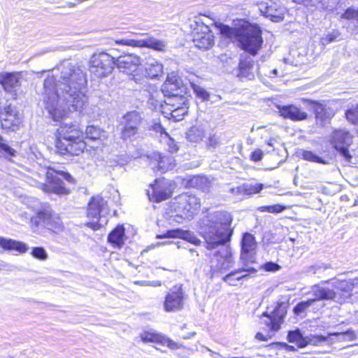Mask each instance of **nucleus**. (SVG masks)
Returning <instances> with one entry per match:
<instances>
[{
  "label": "nucleus",
  "instance_id": "obj_8",
  "mask_svg": "<svg viewBox=\"0 0 358 358\" xmlns=\"http://www.w3.org/2000/svg\"><path fill=\"white\" fill-rule=\"evenodd\" d=\"M31 224L34 231L47 229L58 233L64 229L60 217L56 213H53L50 208H45L39 210L35 216L31 218Z\"/></svg>",
  "mask_w": 358,
  "mask_h": 358
},
{
  "label": "nucleus",
  "instance_id": "obj_39",
  "mask_svg": "<svg viewBox=\"0 0 358 358\" xmlns=\"http://www.w3.org/2000/svg\"><path fill=\"white\" fill-rule=\"evenodd\" d=\"M16 152V150L9 146L3 137L0 136V155L14 157Z\"/></svg>",
  "mask_w": 358,
  "mask_h": 358
},
{
  "label": "nucleus",
  "instance_id": "obj_53",
  "mask_svg": "<svg viewBox=\"0 0 358 358\" xmlns=\"http://www.w3.org/2000/svg\"><path fill=\"white\" fill-rule=\"evenodd\" d=\"M182 239L186 240L196 245H198L201 243V241L189 231H184V236H182Z\"/></svg>",
  "mask_w": 358,
  "mask_h": 358
},
{
  "label": "nucleus",
  "instance_id": "obj_55",
  "mask_svg": "<svg viewBox=\"0 0 358 358\" xmlns=\"http://www.w3.org/2000/svg\"><path fill=\"white\" fill-rule=\"evenodd\" d=\"M166 144H167L168 150L169 152L173 153L178 150L179 147L173 138L169 137Z\"/></svg>",
  "mask_w": 358,
  "mask_h": 358
},
{
  "label": "nucleus",
  "instance_id": "obj_56",
  "mask_svg": "<svg viewBox=\"0 0 358 358\" xmlns=\"http://www.w3.org/2000/svg\"><path fill=\"white\" fill-rule=\"evenodd\" d=\"M262 267L266 271H276L280 268L278 264L272 262L264 264Z\"/></svg>",
  "mask_w": 358,
  "mask_h": 358
},
{
  "label": "nucleus",
  "instance_id": "obj_23",
  "mask_svg": "<svg viewBox=\"0 0 358 358\" xmlns=\"http://www.w3.org/2000/svg\"><path fill=\"white\" fill-rule=\"evenodd\" d=\"M260 12L266 17L275 22H282L285 17L286 9L275 2L262 3L259 5Z\"/></svg>",
  "mask_w": 358,
  "mask_h": 358
},
{
  "label": "nucleus",
  "instance_id": "obj_14",
  "mask_svg": "<svg viewBox=\"0 0 358 358\" xmlns=\"http://www.w3.org/2000/svg\"><path fill=\"white\" fill-rule=\"evenodd\" d=\"M288 304L286 302H278L274 310L268 314L265 312L262 314L264 324L272 331H278L280 329L281 324L284 322V318L287 314Z\"/></svg>",
  "mask_w": 358,
  "mask_h": 358
},
{
  "label": "nucleus",
  "instance_id": "obj_57",
  "mask_svg": "<svg viewBox=\"0 0 358 358\" xmlns=\"http://www.w3.org/2000/svg\"><path fill=\"white\" fill-rule=\"evenodd\" d=\"M263 157V152L259 150H255L251 153L250 158L254 162H259Z\"/></svg>",
  "mask_w": 358,
  "mask_h": 358
},
{
  "label": "nucleus",
  "instance_id": "obj_46",
  "mask_svg": "<svg viewBox=\"0 0 358 358\" xmlns=\"http://www.w3.org/2000/svg\"><path fill=\"white\" fill-rule=\"evenodd\" d=\"M286 208L285 206L280 204H274L271 206H264L259 208L261 212H268L270 213H280Z\"/></svg>",
  "mask_w": 358,
  "mask_h": 358
},
{
  "label": "nucleus",
  "instance_id": "obj_1",
  "mask_svg": "<svg viewBox=\"0 0 358 358\" xmlns=\"http://www.w3.org/2000/svg\"><path fill=\"white\" fill-rule=\"evenodd\" d=\"M60 74L59 79L48 73L41 90L38 94L41 96L45 108L55 121L63 119L67 111H81L87 103L85 95L86 73L80 66L66 60L57 68Z\"/></svg>",
  "mask_w": 358,
  "mask_h": 358
},
{
  "label": "nucleus",
  "instance_id": "obj_52",
  "mask_svg": "<svg viewBox=\"0 0 358 358\" xmlns=\"http://www.w3.org/2000/svg\"><path fill=\"white\" fill-rule=\"evenodd\" d=\"M221 143V138L216 134L210 136L208 138L207 146L210 148H215L218 147Z\"/></svg>",
  "mask_w": 358,
  "mask_h": 358
},
{
  "label": "nucleus",
  "instance_id": "obj_31",
  "mask_svg": "<svg viewBox=\"0 0 358 358\" xmlns=\"http://www.w3.org/2000/svg\"><path fill=\"white\" fill-rule=\"evenodd\" d=\"M334 287L338 291L342 292V296L336 298V301L342 303L346 299H350L355 285L351 280H336L334 282Z\"/></svg>",
  "mask_w": 358,
  "mask_h": 358
},
{
  "label": "nucleus",
  "instance_id": "obj_6",
  "mask_svg": "<svg viewBox=\"0 0 358 358\" xmlns=\"http://www.w3.org/2000/svg\"><path fill=\"white\" fill-rule=\"evenodd\" d=\"M171 207L176 213L177 218L189 220L199 211L201 201L195 195L183 193L175 198Z\"/></svg>",
  "mask_w": 358,
  "mask_h": 358
},
{
  "label": "nucleus",
  "instance_id": "obj_27",
  "mask_svg": "<svg viewBox=\"0 0 358 358\" xmlns=\"http://www.w3.org/2000/svg\"><path fill=\"white\" fill-rule=\"evenodd\" d=\"M152 159V169H157L162 173L171 170L175 166V160L171 155H162L159 152H155Z\"/></svg>",
  "mask_w": 358,
  "mask_h": 358
},
{
  "label": "nucleus",
  "instance_id": "obj_43",
  "mask_svg": "<svg viewBox=\"0 0 358 358\" xmlns=\"http://www.w3.org/2000/svg\"><path fill=\"white\" fill-rule=\"evenodd\" d=\"M187 136L190 141L197 142L202 139L203 131L196 127H193L188 131Z\"/></svg>",
  "mask_w": 358,
  "mask_h": 358
},
{
  "label": "nucleus",
  "instance_id": "obj_28",
  "mask_svg": "<svg viewBox=\"0 0 358 358\" xmlns=\"http://www.w3.org/2000/svg\"><path fill=\"white\" fill-rule=\"evenodd\" d=\"M312 294L314 296V303L317 301L333 300L336 301L337 292L327 287L314 285L312 287Z\"/></svg>",
  "mask_w": 358,
  "mask_h": 358
},
{
  "label": "nucleus",
  "instance_id": "obj_62",
  "mask_svg": "<svg viewBox=\"0 0 358 358\" xmlns=\"http://www.w3.org/2000/svg\"><path fill=\"white\" fill-rule=\"evenodd\" d=\"M135 284L141 285V286H148V280L136 281Z\"/></svg>",
  "mask_w": 358,
  "mask_h": 358
},
{
  "label": "nucleus",
  "instance_id": "obj_10",
  "mask_svg": "<svg viewBox=\"0 0 358 358\" xmlns=\"http://www.w3.org/2000/svg\"><path fill=\"white\" fill-rule=\"evenodd\" d=\"M143 120L141 113L136 110L124 114L120 122V138L124 141H133L139 134Z\"/></svg>",
  "mask_w": 358,
  "mask_h": 358
},
{
  "label": "nucleus",
  "instance_id": "obj_47",
  "mask_svg": "<svg viewBox=\"0 0 358 358\" xmlns=\"http://www.w3.org/2000/svg\"><path fill=\"white\" fill-rule=\"evenodd\" d=\"M345 116L347 120L352 124H358V105L348 109L345 113Z\"/></svg>",
  "mask_w": 358,
  "mask_h": 358
},
{
  "label": "nucleus",
  "instance_id": "obj_37",
  "mask_svg": "<svg viewBox=\"0 0 358 358\" xmlns=\"http://www.w3.org/2000/svg\"><path fill=\"white\" fill-rule=\"evenodd\" d=\"M299 156L301 157V158L304 160L311 162H316L319 164H327L328 162L320 157V156L317 155L314 152L310 150H301L299 152Z\"/></svg>",
  "mask_w": 358,
  "mask_h": 358
},
{
  "label": "nucleus",
  "instance_id": "obj_50",
  "mask_svg": "<svg viewBox=\"0 0 358 358\" xmlns=\"http://www.w3.org/2000/svg\"><path fill=\"white\" fill-rule=\"evenodd\" d=\"M31 254L34 257L40 260H45L48 258V254L42 247L33 248Z\"/></svg>",
  "mask_w": 358,
  "mask_h": 358
},
{
  "label": "nucleus",
  "instance_id": "obj_34",
  "mask_svg": "<svg viewBox=\"0 0 358 358\" xmlns=\"http://www.w3.org/2000/svg\"><path fill=\"white\" fill-rule=\"evenodd\" d=\"M130 85L133 87H136V90H146L148 87V77L145 76H143L140 73V70H138L136 72L132 73L131 75H129Z\"/></svg>",
  "mask_w": 358,
  "mask_h": 358
},
{
  "label": "nucleus",
  "instance_id": "obj_17",
  "mask_svg": "<svg viewBox=\"0 0 358 358\" xmlns=\"http://www.w3.org/2000/svg\"><path fill=\"white\" fill-rule=\"evenodd\" d=\"M313 111L317 124H325L334 115V110L329 107L326 101H306Z\"/></svg>",
  "mask_w": 358,
  "mask_h": 358
},
{
  "label": "nucleus",
  "instance_id": "obj_59",
  "mask_svg": "<svg viewBox=\"0 0 358 358\" xmlns=\"http://www.w3.org/2000/svg\"><path fill=\"white\" fill-rule=\"evenodd\" d=\"M279 345H281L283 348H285L288 352L296 351L295 347H294L293 345H288L286 343H279Z\"/></svg>",
  "mask_w": 358,
  "mask_h": 358
},
{
  "label": "nucleus",
  "instance_id": "obj_4",
  "mask_svg": "<svg viewBox=\"0 0 358 358\" xmlns=\"http://www.w3.org/2000/svg\"><path fill=\"white\" fill-rule=\"evenodd\" d=\"M238 33L237 41L241 48L252 55H257L263 43L260 27L245 22L239 27Z\"/></svg>",
  "mask_w": 358,
  "mask_h": 358
},
{
  "label": "nucleus",
  "instance_id": "obj_33",
  "mask_svg": "<svg viewBox=\"0 0 358 358\" xmlns=\"http://www.w3.org/2000/svg\"><path fill=\"white\" fill-rule=\"evenodd\" d=\"M146 76L151 78H157L163 74V66L154 59L148 60L145 64Z\"/></svg>",
  "mask_w": 358,
  "mask_h": 358
},
{
  "label": "nucleus",
  "instance_id": "obj_16",
  "mask_svg": "<svg viewBox=\"0 0 358 358\" xmlns=\"http://www.w3.org/2000/svg\"><path fill=\"white\" fill-rule=\"evenodd\" d=\"M1 128L6 131H15L22 122V119L16 108L9 104L2 108L0 112Z\"/></svg>",
  "mask_w": 358,
  "mask_h": 358
},
{
  "label": "nucleus",
  "instance_id": "obj_22",
  "mask_svg": "<svg viewBox=\"0 0 358 358\" xmlns=\"http://www.w3.org/2000/svg\"><path fill=\"white\" fill-rule=\"evenodd\" d=\"M257 242L253 235L245 233L241 240V259L247 263L255 262Z\"/></svg>",
  "mask_w": 358,
  "mask_h": 358
},
{
  "label": "nucleus",
  "instance_id": "obj_29",
  "mask_svg": "<svg viewBox=\"0 0 358 358\" xmlns=\"http://www.w3.org/2000/svg\"><path fill=\"white\" fill-rule=\"evenodd\" d=\"M257 271V270L253 267L239 268L228 273L224 277H223L222 280L224 282H228L230 285L235 286L236 283H234V281H238L248 278L249 274H241L242 273H255Z\"/></svg>",
  "mask_w": 358,
  "mask_h": 358
},
{
  "label": "nucleus",
  "instance_id": "obj_15",
  "mask_svg": "<svg viewBox=\"0 0 358 358\" xmlns=\"http://www.w3.org/2000/svg\"><path fill=\"white\" fill-rule=\"evenodd\" d=\"M185 292L182 285H176L171 288L165 296L164 308L166 312H176L182 309Z\"/></svg>",
  "mask_w": 358,
  "mask_h": 358
},
{
  "label": "nucleus",
  "instance_id": "obj_2",
  "mask_svg": "<svg viewBox=\"0 0 358 358\" xmlns=\"http://www.w3.org/2000/svg\"><path fill=\"white\" fill-rule=\"evenodd\" d=\"M232 217L227 211L210 212L203 220L201 233L208 250L221 248L215 251L210 258V274L225 272L234 264L231 249L225 244L230 241L232 230L229 228Z\"/></svg>",
  "mask_w": 358,
  "mask_h": 358
},
{
  "label": "nucleus",
  "instance_id": "obj_61",
  "mask_svg": "<svg viewBox=\"0 0 358 358\" xmlns=\"http://www.w3.org/2000/svg\"><path fill=\"white\" fill-rule=\"evenodd\" d=\"M255 338L257 339V340H259V341H267V338L262 333L260 332H258L256 336H255Z\"/></svg>",
  "mask_w": 358,
  "mask_h": 358
},
{
  "label": "nucleus",
  "instance_id": "obj_7",
  "mask_svg": "<svg viewBox=\"0 0 358 358\" xmlns=\"http://www.w3.org/2000/svg\"><path fill=\"white\" fill-rule=\"evenodd\" d=\"M108 213L107 201L101 196H93L88 203L87 217L96 219V221L89 222L86 225L94 231L99 229L107 224Z\"/></svg>",
  "mask_w": 358,
  "mask_h": 358
},
{
  "label": "nucleus",
  "instance_id": "obj_25",
  "mask_svg": "<svg viewBox=\"0 0 358 358\" xmlns=\"http://www.w3.org/2000/svg\"><path fill=\"white\" fill-rule=\"evenodd\" d=\"M166 105L171 106V115L176 121L182 119L183 116L187 114L189 104L188 96H185V100L166 99L164 101Z\"/></svg>",
  "mask_w": 358,
  "mask_h": 358
},
{
  "label": "nucleus",
  "instance_id": "obj_64",
  "mask_svg": "<svg viewBox=\"0 0 358 358\" xmlns=\"http://www.w3.org/2000/svg\"><path fill=\"white\" fill-rule=\"evenodd\" d=\"M278 74V70L276 69H273L268 74L269 77H275Z\"/></svg>",
  "mask_w": 358,
  "mask_h": 358
},
{
  "label": "nucleus",
  "instance_id": "obj_42",
  "mask_svg": "<svg viewBox=\"0 0 358 358\" xmlns=\"http://www.w3.org/2000/svg\"><path fill=\"white\" fill-rule=\"evenodd\" d=\"M102 130L99 127L93 125L88 126L85 129L86 138L93 141L99 139Z\"/></svg>",
  "mask_w": 358,
  "mask_h": 358
},
{
  "label": "nucleus",
  "instance_id": "obj_45",
  "mask_svg": "<svg viewBox=\"0 0 358 358\" xmlns=\"http://www.w3.org/2000/svg\"><path fill=\"white\" fill-rule=\"evenodd\" d=\"M341 19L357 20L358 22V8L350 7L341 15Z\"/></svg>",
  "mask_w": 358,
  "mask_h": 358
},
{
  "label": "nucleus",
  "instance_id": "obj_60",
  "mask_svg": "<svg viewBox=\"0 0 358 358\" xmlns=\"http://www.w3.org/2000/svg\"><path fill=\"white\" fill-rule=\"evenodd\" d=\"M161 285H162L161 281H159V280L150 281V280H148V286L159 287V286H161Z\"/></svg>",
  "mask_w": 358,
  "mask_h": 358
},
{
  "label": "nucleus",
  "instance_id": "obj_18",
  "mask_svg": "<svg viewBox=\"0 0 358 358\" xmlns=\"http://www.w3.org/2000/svg\"><path fill=\"white\" fill-rule=\"evenodd\" d=\"M115 43L117 45H123L132 47H146L157 51H164L166 46L164 41L156 39L153 37H147L139 40L122 38L116 40Z\"/></svg>",
  "mask_w": 358,
  "mask_h": 358
},
{
  "label": "nucleus",
  "instance_id": "obj_63",
  "mask_svg": "<svg viewBox=\"0 0 358 358\" xmlns=\"http://www.w3.org/2000/svg\"><path fill=\"white\" fill-rule=\"evenodd\" d=\"M188 252L191 255V257H194V256L196 257H198L199 256V253L194 249H189L188 250Z\"/></svg>",
  "mask_w": 358,
  "mask_h": 358
},
{
  "label": "nucleus",
  "instance_id": "obj_19",
  "mask_svg": "<svg viewBox=\"0 0 358 358\" xmlns=\"http://www.w3.org/2000/svg\"><path fill=\"white\" fill-rule=\"evenodd\" d=\"M141 64V59L140 57L134 54H128L115 58V66L120 71L128 75H131L132 73L136 72Z\"/></svg>",
  "mask_w": 358,
  "mask_h": 358
},
{
  "label": "nucleus",
  "instance_id": "obj_20",
  "mask_svg": "<svg viewBox=\"0 0 358 358\" xmlns=\"http://www.w3.org/2000/svg\"><path fill=\"white\" fill-rule=\"evenodd\" d=\"M327 338L323 336H310L304 337L299 329L289 331L287 334V341L289 343H296L299 348H303L309 344L317 345L324 342Z\"/></svg>",
  "mask_w": 358,
  "mask_h": 358
},
{
  "label": "nucleus",
  "instance_id": "obj_44",
  "mask_svg": "<svg viewBox=\"0 0 358 358\" xmlns=\"http://www.w3.org/2000/svg\"><path fill=\"white\" fill-rule=\"evenodd\" d=\"M253 64L250 59H241L238 64L240 75L243 77L249 76L250 70Z\"/></svg>",
  "mask_w": 358,
  "mask_h": 358
},
{
  "label": "nucleus",
  "instance_id": "obj_51",
  "mask_svg": "<svg viewBox=\"0 0 358 358\" xmlns=\"http://www.w3.org/2000/svg\"><path fill=\"white\" fill-rule=\"evenodd\" d=\"M161 344L163 345H166L168 348H169L171 350H177L180 348V345L178 343H176L175 341H172L169 338L163 335Z\"/></svg>",
  "mask_w": 358,
  "mask_h": 358
},
{
  "label": "nucleus",
  "instance_id": "obj_13",
  "mask_svg": "<svg viewBox=\"0 0 358 358\" xmlns=\"http://www.w3.org/2000/svg\"><path fill=\"white\" fill-rule=\"evenodd\" d=\"M352 143V136L346 130H336L331 136V144L347 162L352 158L348 150Z\"/></svg>",
  "mask_w": 358,
  "mask_h": 358
},
{
  "label": "nucleus",
  "instance_id": "obj_21",
  "mask_svg": "<svg viewBox=\"0 0 358 358\" xmlns=\"http://www.w3.org/2000/svg\"><path fill=\"white\" fill-rule=\"evenodd\" d=\"M152 192H148L150 199L154 202H161L169 199L171 195V184L166 180H155L151 185Z\"/></svg>",
  "mask_w": 358,
  "mask_h": 358
},
{
  "label": "nucleus",
  "instance_id": "obj_24",
  "mask_svg": "<svg viewBox=\"0 0 358 358\" xmlns=\"http://www.w3.org/2000/svg\"><path fill=\"white\" fill-rule=\"evenodd\" d=\"M22 81L20 72L0 73V84L4 90L8 92H15L21 86Z\"/></svg>",
  "mask_w": 358,
  "mask_h": 358
},
{
  "label": "nucleus",
  "instance_id": "obj_11",
  "mask_svg": "<svg viewBox=\"0 0 358 358\" xmlns=\"http://www.w3.org/2000/svg\"><path fill=\"white\" fill-rule=\"evenodd\" d=\"M162 92L166 99L185 101L187 96V87L183 84L181 78L174 72L169 73L162 87Z\"/></svg>",
  "mask_w": 358,
  "mask_h": 358
},
{
  "label": "nucleus",
  "instance_id": "obj_40",
  "mask_svg": "<svg viewBox=\"0 0 358 358\" xmlns=\"http://www.w3.org/2000/svg\"><path fill=\"white\" fill-rule=\"evenodd\" d=\"M239 31V27L232 28L228 25H222L220 28V32L222 35L230 39H234L237 41V38L238 36V33Z\"/></svg>",
  "mask_w": 358,
  "mask_h": 358
},
{
  "label": "nucleus",
  "instance_id": "obj_9",
  "mask_svg": "<svg viewBox=\"0 0 358 358\" xmlns=\"http://www.w3.org/2000/svg\"><path fill=\"white\" fill-rule=\"evenodd\" d=\"M193 30L192 41L194 45L202 50L210 49L215 44V36L209 27L198 19L190 24Z\"/></svg>",
  "mask_w": 358,
  "mask_h": 358
},
{
  "label": "nucleus",
  "instance_id": "obj_35",
  "mask_svg": "<svg viewBox=\"0 0 358 358\" xmlns=\"http://www.w3.org/2000/svg\"><path fill=\"white\" fill-rule=\"evenodd\" d=\"M263 187L264 185L262 183H244L236 187V190L238 192L250 195L259 193L263 189Z\"/></svg>",
  "mask_w": 358,
  "mask_h": 358
},
{
  "label": "nucleus",
  "instance_id": "obj_5",
  "mask_svg": "<svg viewBox=\"0 0 358 358\" xmlns=\"http://www.w3.org/2000/svg\"><path fill=\"white\" fill-rule=\"evenodd\" d=\"M47 183L43 184L42 189L46 192H53L58 195H66L70 192L66 182L75 184L74 178L67 172L48 168L46 171Z\"/></svg>",
  "mask_w": 358,
  "mask_h": 358
},
{
  "label": "nucleus",
  "instance_id": "obj_41",
  "mask_svg": "<svg viewBox=\"0 0 358 358\" xmlns=\"http://www.w3.org/2000/svg\"><path fill=\"white\" fill-rule=\"evenodd\" d=\"M313 304H314V300H311V299L301 301L294 307L293 312L296 315H301Z\"/></svg>",
  "mask_w": 358,
  "mask_h": 358
},
{
  "label": "nucleus",
  "instance_id": "obj_3",
  "mask_svg": "<svg viewBox=\"0 0 358 358\" xmlns=\"http://www.w3.org/2000/svg\"><path fill=\"white\" fill-rule=\"evenodd\" d=\"M57 134L55 147L60 155H79L85 149L83 133L78 125L63 122L57 129Z\"/></svg>",
  "mask_w": 358,
  "mask_h": 358
},
{
  "label": "nucleus",
  "instance_id": "obj_58",
  "mask_svg": "<svg viewBox=\"0 0 358 358\" xmlns=\"http://www.w3.org/2000/svg\"><path fill=\"white\" fill-rule=\"evenodd\" d=\"M12 266L5 262H0V271H12Z\"/></svg>",
  "mask_w": 358,
  "mask_h": 358
},
{
  "label": "nucleus",
  "instance_id": "obj_49",
  "mask_svg": "<svg viewBox=\"0 0 358 358\" xmlns=\"http://www.w3.org/2000/svg\"><path fill=\"white\" fill-rule=\"evenodd\" d=\"M184 231L180 229L168 230L166 234L157 236L158 238H182Z\"/></svg>",
  "mask_w": 358,
  "mask_h": 358
},
{
  "label": "nucleus",
  "instance_id": "obj_48",
  "mask_svg": "<svg viewBox=\"0 0 358 358\" xmlns=\"http://www.w3.org/2000/svg\"><path fill=\"white\" fill-rule=\"evenodd\" d=\"M192 87L196 96L201 99V101H204L208 100L210 95L204 88L194 84L192 85Z\"/></svg>",
  "mask_w": 358,
  "mask_h": 358
},
{
  "label": "nucleus",
  "instance_id": "obj_38",
  "mask_svg": "<svg viewBox=\"0 0 358 358\" xmlns=\"http://www.w3.org/2000/svg\"><path fill=\"white\" fill-rule=\"evenodd\" d=\"M163 335L151 333L148 331H144L141 334V338L144 343H160L162 341Z\"/></svg>",
  "mask_w": 358,
  "mask_h": 358
},
{
  "label": "nucleus",
  "instance_id": "obj_12",
  "mask_svg": "<svg viewBox=\"0 0 358 358\" xmlns=\"http://www.w3.org/2000/svg\"><path fill=\"white\" fill-rule=\"evenodd\" d=\"M115 66V57L106 52L94 54L90 60V71L97 78L110 73Z\"/></svg>",
  "mask_w": 358,
  "mask_h": 358
},
{
  "label": "nucleus",
  "instance_id": "obj_30",
  "mask_svg": "<svg viewBox=\"0 0 358 358\" xmlns=\"http://www.w3.org/2000/svg\"><path fill=\"white\" fill-rule=\"evenodd\" d=\"M125 239V229L123 225L120 224L111 231L107 238L108 242L117 249L123 247Z\"/></svg>",
  "mask_w": 358,
  "mask_h": 358
},
{
  "label": "nucleus",
  "instance_id": "obj_36",
  "mask_svg": "<svg viewBox=\"0 0 358 358\" xmlns=\"http://www.w3.org/2000/svg\"><path fill=\"white\" fill-rule=\"evenodd\" d=\"M330 267L324 263H317L304 268L303 273L307 275H320Z\"/></svg>",
  "mask_w": 358,
  "mask_h": 358
},
{
  "label": "nucleus",
  "instance_id": "obj_54",
  "mask_svg": "<svg viewBox=\"0 0 358 358\" xmlns=\"http://www.w3.org/2000/svg\"><path fill=\"white\" fill-rule=\"evenodd\" d=\"M340 36V33L338 30H334L331 33L327 34L322 38L324 42L329 43L334 42L338 37Z\"/></svg>",
  "mask_w": 358,
  "mask_h": 358
},
{
  "label": "nucleus",
  "instance_id": "obj_32",
  "mask_svg": "<svg viewBox=\"0 0 358 358\" xmlns=\"http://www.w3.org/2000/svg\"><path fill=\"white\" fill-rule=\"evenodd\" d=\"M0 247L4 250H13L19 253H25L28 250V246L24 243L1 236H0Z\"/></svg>",
  "mask_w": 358,
  "mask_h": 358
},
{
  "label": "nucleus",
  "instance_id": "obj_26",
  "mask_svg": "<svg viewBox=\"0 0 358 358\" xmlns=\"http://www.w3.org/2000/svg\"><path fill=\"white\" fill-rule=\"evenodd\" d=\"M280 115L284 118L298 122L306 120L308 114L294 105L278 106Z\"/></svg>",
  "mask_w": 358,
  "mask_h": 358
}]
</instances>
